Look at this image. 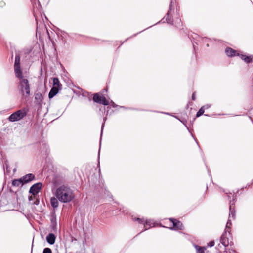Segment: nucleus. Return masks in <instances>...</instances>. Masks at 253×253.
<instances>
[{
    "label": "nucleus",
    "instance_id": "f257e3e1",
    "mask_svg": "<svg viewBox=\"0 0 253 253\" xmlns=\"http://www.w3.org/2000/svg\"><path fill=\"white\" fill-rule=\"evenodd\" d=\"M55 195L58 200L62 203H69L75 197L73 190L66 185H61L58 187Z\"/></svg>",
    "mask_w": 253,
    "mask_h": 253
},
{
    "label": "nucleus",
    "instance_id": "f03ea898",
    "mask_svg": "<svg viewBox=\"0 0 253 253\" xmlns=\"http://www.w3.org/2000/svg\"><path fill=\"white\" fill-rule=\"evenodd\" d=\"M234 204V203H232V201H230V208H229V218L227 222L226 225V229L225 232L222 234L220 237V243L225 247L228 246V238L227 237V233L230 234V226L232 225L231 219H235V211L234 208H232V205Z\"/></svg>",
    "mask_w": 253,
    "mask_h": 253
},
{
    "label": "nucleus",
    "instance_id": "7ed1b4c3",
    "mask_svg": "<svg viewBox=\"0 0 253 253\" xmlns=\"http://www.w3.org/2000/svg\"><path fill=\"white\" fill-rule=\"evenodd\" d=\"M18 88L23 98H26L30 95V87L27 79L19 80Z\"/></svg>",
    "mask_w": 253,
    "mask_h": 253
},
{
    "label": "nucleus",
    "instance_id": "20e7f679",
    "mask_svg": "<svg viewBox=\"0 0 253 253\" xmlns=\"http://www.w3.org/2000/svg\"><path fill=\"white\" fill-rule=\"evenodd\" d=\"M26 115V112L23 110H19L12 113L8 118L10 122H15L22 119Z\"/></svg>",
    "mask_w": 253,
    "mask_h": 253
},
{
    "label": "nucleus",
    "instance_id": "39448f33",
    "mask_svg": "<svg viewBox=\"0 0 253 253\" xmlns=\"http://www.w3.org/2000/svg\"><path fill=\"white\" fill-rule=\"evenodd\" d=\"M93 100L99 104H102L104 105H108L109 104V102L106 98L102 95L99 93H95L93 95Z\"/></svg>",
    "mask_w": 253,
    "mask_h": 253
},
{
    "label": "nucleus",
    "instance_id": "423d86ee",
    "mask_svg": "<svg viewBox=\"0 0 253 253\" xmlns=\"http://www.w3.org/2000/svg\"><path fill=\"white\" fill-rule=\"evenodd\" d=\"M169 221L172 224V227L170 228L171 229L181 230L182 229V223L179 221L173 218H170Z\"/></svg>",
    "mask_w": 253,
    "mask_h": 253
},
{
    "label": "nucleus",
    "instance_id": "0eeeda50",
    "mask_svg": "<svg viewBox=\"0 0 253 253\" xmlns=\"http://www.w3.org/2000/svg\"><path fill=\"white\" fill-rule=\"evenodd\" d=\"M41 187L42 184L41 183L35 184L30 188L29 192L33 195H35L39 192Z\"/></svg>",
    "mask_w": 253,
    "mask_h": 253
},
{
    "label": "nucleus",
    "instance_id": "6e6552de",
    "mask_svg": "<svg viewBox=\"0 0 253 253\" xmlns=\"http://www.w3.org/2000/svg\"><path fill=\"white\" fill-rule=\"evenodd\" d=\"M237 56H239L242 60L246 63H249L252 61L253 55L246 56L242 54H238Z\"/></svg>",
    "mask_w": 253,
    "mask_h": 253
},
{
    "label": "nucleus",
    "instance_id": "1a4fd4ad",
    "mask_svg": "<svg viewBox=\"0 0 253 253\" xmlns=\"http://www.w3.org/2000/svg\"><path fill=\"white\" fill-rule=\"evenodd\" d=\"M225 53L227 54V55L229 57L237 56V54H239V53H237L236 50L230 47L226 48L225 50Z\"/></svg>",
    "mask_w": 253,
    "mask_h": 253
},
{
    "label": "nucleus",
    "instance_id": "9d476101",
    "mask_svg": "<svg viewBox=\"0 0 253 253\" xmlns=\"http://www.w3.org/2000/svg\"><path fill=\"white\" fill-rule=\"evenodd\" d=\"M35 178V176L33 174H28L24 176L21 177L23 183H26L32 180Z\"/></svg>",
    "mask_w": 253,
    "mask_h": 253
},
{
    "label": "nucleus",
    "instance_id": "9b49d317",
    "mask_svg": "<svg viewBox=\"0 0 253 253\" xmlns=\"http://www.w3.org/2000/svg\"><path fill=\"white\" fill-rule=\"evenodd\" d=\"M59 90V89L55 87H52L48 94V97L50 99L53 98L55 95H56L58 93Z\"/></svg>",
    "mask_w": 253,
    "mask_h": 253
},
{
    "label": "nucleus",
    "instance_id": "f8f14e48",
    "mask_svg": "<svg viewBox=\"0 0 253 253\" xmlns=\"http://www.w3.org/2000/svg\"><path fill=\"white\" fill-rule=\"evenodd\" d=\"M46 240L50 244H53L55 241V236L52 233L49 234L46 237Z\"/></svg>",
    "mask_w": 253,
    "mask_h": 253
},
{
    "label": "nucleus",
    "instance_id": "ddd939ff",
    "mask_svg": "<svg viewBox=\"0 0 253 253\" xmlns=\"http://www.w3.org/2000/svg\"><path fill=\"white\" fill-rule=\"evenodd\" d=\"M193 246L195 247L196 253H205V251L206 249L205 247H201L193 244Z\"/></svg>",
    "mask_w": 253,
    "mask_h": 253
},
{
    "label": "nucleus",
    "instance_id": "4468645a",
    "mask_svg": "<svg viewBox=\"0 0 253 253\" xmlns=\"http://www.w3.org/2000/svg\"><path fill=\"white\" fill-rule=\"evenodd\" d=\"M61 86L59 80L57 78H54L53 79V87H55L59 89H61Z\"/></svg>",
    "mask_w": 253,
    "mask_h": 253
},
{
    "label": "nucleus",
    "instance_id": "2eb2a0df",
    "mask_svg": "<svg viewBox=\"0 0 253 253\" xmlns=\"http://www.w3.org/2000/svg\"><path fill=\"white\" fill-rule=\"evenodd\" d=\"M12 184L14 186H17L19 187L20 186H22L24 184L23 181L21 178L17 179H14L12 181Z\"/></svg>",
    "mask_w": 253,
    "mask_h": 253
},
{
    "label": "nucleus",
    "instance_id": "dca6fc26",
    "mask_svg": "<svg viewBox=\"0 0 253 253\" xmlns=\"http://www.w3.org/2000/svg\"><path fill=\"white\" fill-rule=\"evenodd\" d=\"M50 203L54 208H56L59 205L58 199L56 197H52L50 199Z\"/></svg>",
    "mask_w": 253,
    "mask_h": 253
},
{
    "label": "nucleus",
    "instance_id": "f3484780",
    "mask_svg": "<svg viewBox=\"0 0 253 253\" xmlns=\"http://www.w3.org/2000/svg\"><path fill=\"white\" fill-rule=\"evenodd\" d=\"M16 76L19 78V80H22V79H24L22 75V72L20 70V67L18 68H14Z\"/></svg>",
    "mask_w": 253,
    "mask_h": 253
},
{
    "label": "nucleus",
    "instance_id": "a211bd4d",
    "mask_svg": "<svg viewBox=\"0 0 253 253\" xmlns=\"http://www.w3.org/2000/svg\"><path fill=\"white\" fill-rule=\"evenodd\" d=\"M16 76L19 78V80H22V79H24L22 75V72L20 70V67L18 68H14Z\"/></svg>",
    "mask_w": 253,
    "mask_h": 253
},
{
    "label": "nucleus",
    "instance_id": "6ab92c4d",
    "mask_svg": "<svg viewBox=\"0 0 253 253\" xmlns=\"http://www.w3.org/2000/svg\"><path fill=\"white\" fill-rule=\"evenodd\" d=\"M20 57L19 55H16L15 57L14 68H18L20 67Z\"/></svg>",
    "mask_w": 253,
    "mask_h": 253
},
{
    "label": "nucleus",
    "instance_id": "aec40b11",
    "mask_svg": "<svg viewBox=\"0 0 253 253\" xmlns=\"http://www.w3.org/2000/svg\"><path fill=\"white\" fill-rule=\"evenodd\" d=\"M204 108H205V106H203L199 109V110L198 111V112L197 113V114H196L197 117H199L200 116H201L202 114H204Z\"/></svg>",
    "mask_w": 253,
    "mask_h": 253
},
{
    "label": "nucleus",
    "instance_id": "412c9836",
    "mask_svg": "<svg viewBox=\"0 0 253 253\" xmlns=\"http://www.w3.org/2000/svg\"><path fill=\"white\" fill-rule=\"evenodd\" d=\"M224 252L225 253H237L233 248L229 249L228 251H227V249H226Z\"/></svg>",
    "mask_w": 253,
    "mask_h": 253
},
{
    "label": "nucleus",
    "instance_id": "4be33fe9",
    "mask_svg": "<svg viewBox=\"0 0 253 253\" xmlns=\"http://www.w3.org/2000/svg\"><path fill=\"white\" fill-rule=\"evenodd\" d=\"M43 253H52V251L49 248H45L43 250Z\"/></svg>",
    "mask_w": 253,
    "mask_h": 253
},
{
    "label": "nucleus",
    "instance_id": "5701e85b",
    "mask_svg": "<svg viewBox=\"0 0 253 253\" xmlns=\"http://www.w3.org/2000/svg\"><path fill=\"white\" fill-rule=\"evenodd\" d=\"M214 245V241H211L208 244V246L210 247H212Z\"/></svg>",
    "mask_w": 253,
    "mask_h": 253
},
{
    "label": "nucleus",
    "instance_id": "b1692460",
    "mask_svg": "<svg viewBox=\"0 0 253 253\" xmlns=\"http://www.w3.org/2000/svg\"><path fill=\"white\" fill-rule=\"evenodd\" d=\"M35 195H33L32 194V195L30 196L29 197V201H31L33 199H34L35 198Z\"/></svg>",
    "mask_w": 253,
    "mask_h": 253
},
{
    "label": "nucleus",
    "instance_id": "393cba45",
    "mask_svg": "<svg viewBox=\"0 0 253 253\" xmlns=\"http://www.w3.org/2000/svg\"><path fill=\"white\" fill-rule=\"evenodd\" d=\"M193 46L194 51L195 52H196V50H198V49L194 43H193Z\"/></svg>",
    "mask_w": 253,
    "mask_h": 253
},
{
    "label": "nucleus",
    "instance_id": "a878e982",
    "mask_svg": "<svg viewBox=\"0 0 253 253\" xmlns=\"http://www.w3.org/2000/svg\"><path fill=\"white\" fill-rule=\"evenodd\" d=\"M192 99L193 100H195L196 97H195V92H193L192 95Z\"/></svg>",
    "mask_w": 253,
    "mask_h": 253
},
{
    "label": "nucleus",
    "instance_id": "bb28decb",
    "mask_svg": "<svg viewBox=\"0 0 253 253\" xmlns=\"http://www.w3.org/2000/svg\"><path fill=\"white\" fill-rule=\"evenodd\" d=\"M39 203V201L38 199H36V201L34 202V204L38 205Z\"/></svg>",
    "mask_w": 253,
    "mask_h": 253
},
{
    "label": "nucleus",
    "instance_id": "cd10ccee",
    "mask_svg": "<svg viewBox=\"0 0 253 253\" xmlns=\"http://www.w3.org/2000/svg\"><path fill=\"white\" fill-rule=\"evenodd\" d=\"M228 246H230L231 247H232V246H233V242H228Z\"/></svg>",
    "mask_w": 253,
    "mask_h": 253
},
{
    "label": "nucleus",
    "instance_id": "c85d7f7f",
    "mask_svg": "<svg viewBox=\"0 0 253 253\" xmlns=\"http://www.w3.org/2000/svg\"><path fill=\"white\" fill-rule=\"evenodd\" d=\"M227 197H228V199H230V195H231V193H227Z\"/></svg>",
    "mask_w": 253,
    "mask_h": 253
},
{
    "label": "nucleus",
    "instance_id": "c756f323",
    "mask_svg": "<svg viewBox=\"0 0 253 253\" xmlns=\"http://www.w3.org/2000/svg\"><path fill=\"white\" fill-rule=\"evenodd\" d=\"M205 106V108H206L207 109H208V108L210 107V106L209 105H207L206 106Z\"/></svg>",
    "mask_w": 253,
    "mask_h": 253
},
{
    "label": "nucleus",
    "instance_id": "7c9ffc66",
    "mask_svg": "<svg viewBox=\"0 0 253 253\" xmlns=\"http://www.w3.org/2000/svg\"><path fill=\"white\" fill-rule=\"evenodd\" d=\"M137 220L139 222H141L142 221V219L140 218H137Z\"/></svg>",
    "mask_w": 253,
    "mask_h": 253
},
{
    "label": "nucleus",
    "instance_id": "2f4dec72",
    "mask_svg": "<svg viewBox=\"0 0 253 253\" xmlns=\"http://www.w3.org/2000/svg\"><path fill=\"white\" fill-rule=\"evenodd\" d=\"M191 37H192L193 39H194V37H193V36L191 35Z\"/></svg>",
    "mask_w": 253,
    "mask_h": 253
},
{
    "label": "nucleus",
    "instance_id": "473e14b6",
    "mask_svg": "<svg viewBox=\"0 0 253 253\" xmlns=\"http://www.w3.org/2000/svg\"><path fill=\"white\" fill-rule=\"evenodd\" d=\"M208 189V186L207 185L206 186V189Z\"/></svg>",
    "mask_w": 253,
    "mask_h": 253
}]
</instances>
